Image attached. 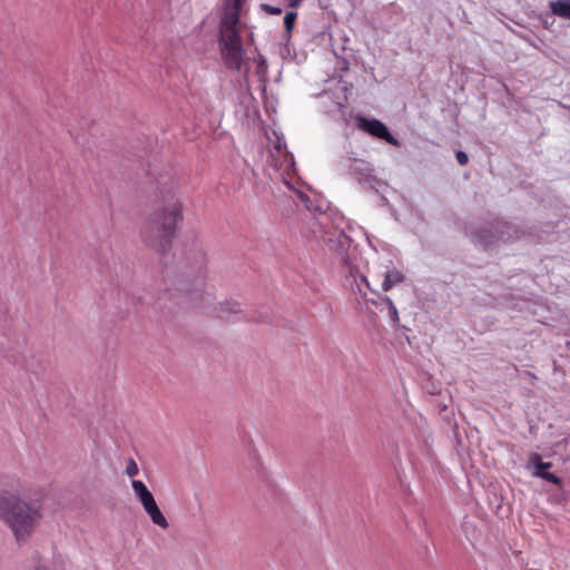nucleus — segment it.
<instances>
[{
    "mask_svg": "<svg viewBox=\"0 0 570 570\" xmlns=\"http://www.w3.org/2000/svg\"><path fill=\"white\" fill-rule=\"evenodd\" d=\"M131 488L134 490L136 498L142 505L144 511L149 517L150 521L160 529H167L169 527V523L166 517L158 508L153 493L148 490L146 484L140 480H132Z\"/></svg>",
    "mask_w": 570,
    "mask_h": 570,
    "instance_id": "423d86ee",
    "label": "nucleus"
},
{
    "mask_svg": "<svg viewBox=\"0 0 570 570\" xmlns=\"http://www.w3.org/2000/svg\"><path fill=\"white\" fill-rule=\"evenodd\" d=\"M302 2L303 0H289V7L297 8L301 6Z\"/></svg>",
    "mask_w": 570,
    "mask_h": 570,
    "instance_id": "412c9836",
    "label": "nucleus"
},
{
    "mask_svg": "<svg viewBox=\"0 0 570 570\" xmlns=\"http://www.w3.org/2000/svg\"><path fill=\"white\" fill-rule=\"evenodd\" d=\"M455 157H456L458 163L462 166L465 165L469 160L466 153L463 150H459L456 153Z\"/></svg>",
    "mask_w": 570,
    "mask_h": 570,
    "instance_id": "6ab92c4d",
    "label": "nucleus"
},
{
    "mask_svg": "<svg viewBox=\"0 0 570 570\" xmlns=\"http://www.w3.org/2000/svg\"><path fill=\"white\" fill-rule=\"evenodd\" d=\"M254 62L256 65V72L259 77H265L267 73V61L262 55H257L254 58Z\"/></svg>",
    "mask_w": 570,
    "mask_h": 570,
    "instance_id": "4468645a",
    "label": "nucleus"
},
{
    "mask_svg": "<svg viewBox=\"0 0 570 570\" xmlns=\"http://www.w3.org/2000/svg\"><path fill=\"white\" fill-rule=\"evenodd\" d=\"M31 570H47L43 566L37 562Z\"/></svg>",
    "mask_w": 570,
    "mask_h": 570,
    "instance_id": "5701e85b",
    "label": "nucleus"
},
{
    "mask_svg": "<svg viewBox=\"0 0 570 570\" xmlns=\"http://www.w3.org/2000/svg\"><path fill=\"white\" fill-rule=\"evenodd\" d=\"M404 279H405V275L401 271H399L396 268L387 271L385 273L384 279L382 282V289L384 292H387L395 285H399L402 282H404Z\"/></svg>",
    "mask_w": 570,
    "mask_h": 570,
    "instance_id": "9b49d317",
    "label": "nucleus"
},
{
    "mask_svg": "<svg viewBox=\"0 0 570 570\" xmlns=\"http://www.w3.org/2000/svg\"><path fill=\"white\" fill-rule=\"evenodd\" d=\"M344 219L332 222L326 213H320L312 223L311 230L322 240L342 264L351 291L360 298H366L370 283L365 275L368 263L362 257L352 238L345 233Z\"/></svg>",
    "mask_w": 570,
    "mask_h": 570,
    "instance_id": "f257e3e1",
    "label": "nucleus"
},
{
    "mask_svg": "<svg viewBox=\"0 0 570 570\" xmlns=\"http://www.w3.org/2000/svg\"><path fill=\"white\" fill-rule=\"evenodd\" d=\"M268 161L274 167L275 171L279 173L283 183L288 187V189L293 190L306 208L312 212L314 207L308 197L294 186V157L286 150V145L283 138L277 137V141L275 142L274 150L271 151Z\"/></svg>",
    "mask_w": 570,
    "mask_h": 570,
    "instance_id": "39448f33",
    "label": "nucleus"
},
{
    "mask_svg": "<svg viewBox=\"0 0 570 570\" xmlns=\"http://www.w3.org/2000/svg\"><path fill=\"white\" fill-rule=\"evenodd\" d=\"M348 174L360 183L368 184L375 188L376 185H381L372 175V168L370 164L361 159H348L347 160Z\"/></svg>",
    "mask_w": 570,
    "mask_h": 570,
    "instance_id": "1a4fd4ad",
    "label": "nucleus"
},
{
    "mask_svg": "<svg viewBox=\"0 0 570 570\" xmlns=\"http://www.w3.org/2000/svg\"><path fill=\"white\" fill-rule=\"evenodd\" d=\"M533 476L540 478L544 481L559 485L561 483V479L556 474L544 471V472H533Z\"/></svg>",
    "mask_w": 570,
    "mask_h": 570,
    "instance_id": "dca6fc26",
    "label": "nucleus"
},
{
    "mask_svg": "<svg viewBox=\"0 0 570 570\" xmlns=\"http://www.w3.org/2000/svg\"><path fill=\"white\" fill-rule=\"evenodd\" d=\"M181 218V204L171 200L155 209L145 222L141 229L144 242L156 252L165 253L171 246L177 223Z\"/></svg>",
    "mask_w": 570,
    "mask_h": 570,
    "instance_id": "7ed1b4c3",
    "label": "nucleus"
},
{
    "mask_svg": "<svg viewBox=\"0 0 570 570\" xmlns=\"http://www.w3.org/2000/svg\"><path fill=\"white\" fill-rule=\"evenodd\" d=\"M244 0H224V12L219 22V49L224 65L239 71L245 62V50L239 35V11Z\"/></svg>",
    "mask_w": 570,
    "mask_h": 570,
    "instance_id": "f03ea898",
    "label": "nucleus"
},
{
    "mask_svg": "<svg viewBox=\"0 0 570 570\" xmlns=\"http://www.w3.org/2000/svg\"><path fill=\"white\" fill-rule=\"evenodd\" d=\"M0 518L8 524L18 541L30 537L42 518V504L14 495L0 494Z\"/></svg>",
    "mask_w": 570,
    "mask_h": 570,
    "instance_id": "20e7f679",
    "label": "nucleus"
},
{
    "mask_svg": "<svg viewBox=\"0 0 570 570\" xmlns=\"http://www.w3.org/2000/svg\"><path fill=\"white\" fill-rule=\"evenodd\" d=\"M266 9H267L269 12L275 13V14L281 13V9H279V8H273V7L266 6Z\"/></svg>",
    "mask_w": 570,
    "mask_h": 570,
    "instance_id": "4be33fe9",
    "label": "nucleus"
},
{
    "mask_svg": "<svg viewBox=\"0 0 570 570\" xmlns=\"http://www.w3.org/2000/svg\"><path fill=\"white\" fill-rule=\"evenodd\" d=\"M383 299L386 302V305L389 308V316H390L391 321L394 324H397L400 318H399V312H397L395 304L389 296H384Z\"/></svg>",
    "mask_w": 570,
    "mask_h": 570,
    "instance_id": "2eb2a0df",
    "label": "nucleus"
},
{
    "mask_svg": "<svg viewBox=\"0 0 570 570\" xmlns=\"http://www.w3.org/2000/svg\"><path fill=\"white\" fill-rule=\"evenodd\" d=\"M356 126L358 129L370 134L373 137L385 140L386 142L399 147L400 141L394 138L387 127L377 119H368L364 116H356Z\"/></svg>",
    "mask_w": 570,
    "mask_h": 570,
    "instance_id": "0eeeda50",
    "label": "nucleus"
},
{
    "mask_svg": "<svg viewBox=\"0 0 570 570\" xmlns=\"http://www.w3.org/2000/svg\"><path fill=\"white\" fill-rule=\"evenodd\" d=\"M297 13L295 11L286 12L284 17V27L287 32H291L296 20Z\"/></svg>",
    "mask_w": 570,
    "mask_h": 570,
    "instance_id": "f3484780",
    "label": "nucleus"
},
{
    "mask_svg": "<svg viewBox=\"0 0 570 570\" xmlns=\"http://www.w3.org/2000/svg\"><path fill=\"white\" fill-rule=\"evenodd\" d=\"M549 8L554 16L570 20V0H552Z\"/></svg>",
    "mask_w": 570,
    "mask_h": 570,
    "instance_id": "f8f14e48",
    "label": "nucleus"
},
{
    "mask_svg": "<svg viewBox=\"0 0 570 570\" xmlns=\"http://www.w3.org/2000/svg\"><path fill=\"white\" fill-rule=\"evenodd\" d=\"M242 312L240 303L232 299H227L219 303L217 309V316L220 318L229 320L232 315H237Z\"/></svg>",
    "mask_w": 570,
    "mask_h": 570,
    "instance_id": "9d476101",
    "label": "nucleus"
},
{
    "mask_svg": "<svg viewBox=\"0 0 570 570\" xmlns=\"http://www.w3.org/2000/svg\"><path fill=\"white\" fill-rule=\"evenodd\" d=\"M138 472H139V469H138L137 463L135 462L134 459H129L127 462L126 469H125V473L129 478H134L138 474Z\"/></svg>",
    "mask_w": 570,
    "mask_h": 570,
    "instance_id": "a211bd4d",
    "label": "nucleus"
},
{
    "mask_svg": "<svg viewBox=\"0 0 570 570\" xmlns=\"http://www.w3.org/2000/svg\"><path fill=\"white\" fill-rule=\"evenodd\" d=\"M529 462L531 463V465L534 469L533 472H544V471H547V469L552 466L551 462H542L541 455L538 453L531 454L529 458Z\"/></svg>",
    "mask_w": 570,
    "mask_h": 570,
    "instance_id": "ddd939ff",
    "label": "nucleus"
},
{
    "mask_svg": "<svg viewBox=\"0 0 570 570\" xmlns=\"http://www.w3.org/2000/svg\"><path fill=\"white\" fill-rule=\"evenodd\" d=\"M501 228L510 229L511 227L507 224L497 226L493 230V228H485L481 229L473 234V240L481 245L483 248H488L491 245H493L498 240L502 242H509L511 239V236L509 234H505V232L499 230Z\"/></svg>",
    "mask_w": 570,
    "mask_h": 570,
    "instance_id": "6e6552de",
    "label": "nucleus"
},
{
    "mask_svg": "<svg viewBox=\"0 0 570 570\" xmlns=\"http://www.w3.org/2000/svg\"><path fill=\"white\" fill-rule=\"evenodd\" d=\"M334 106H335V109L341 112H343L345 109V104L343 101H335Z\"/></svg>",
    "mask_w": 570,
    "mask_h": 570,
    "instance_id": "aec40b11",
    "label": "nucleus"
}]
</instances>
